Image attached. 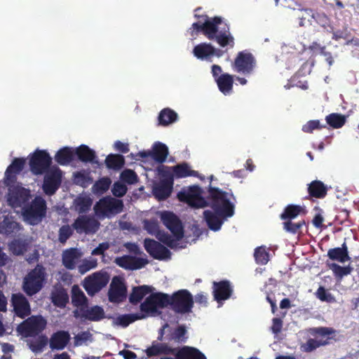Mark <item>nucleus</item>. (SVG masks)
<instances>
[{
    "label": "nucleus",
    "instance_id": "42",
    "mask_svg": "<svg viewBox=\"0 0 359 359\" xmlns=\"http://www.w3.org/2000/svg\"><path fill=\"white\" fill-rule=\"evenodd\" d=\"M302 213H304V208L302 206L291 204L285 208L284 211L280 215V218L285 221L292 220Z\"/></svg>",
    "mask_w": 359,
    "mask_h": 359
},
{
    "label": "nucleus",
    "instance_id": "36",
    "mask_svg": "<svg viewBox=\"0 0 359 359\" xmlns=\"http://www.w3.org/2000/svg\"><path fill=\"white\" fill-rule=\"evenodd\" d=\"M219 90L224 95H229L232 92L233 86V76L228 73L222 74L216 79Z\"/></svg>",
    "mask_w": 359,
    "mask_h": 359
},
{
    "label": "nucleus",
    "instance_id": "7",
    "mask_svg": "<svg viewBox=\"0 0 359 359\" xmlns=\"http://www.w3.org/2000/svg\"><path fill=\"white\" fill-rule=\"evenodd\" d=\"M170 309L177 313H188L194 306L192 294L187 290H180L168 297Z\"/></svg>",
    "mask_w": 359,
    "mask_h": 359
},
{
    "label": "nucleus",
    "instance_id": "45",
    "mask_svg": "<svg viewBox=\"0 0 359 359\" xmlns=\"http://www.w3.org/2000/svg\"><path fill=\"white\" fill-rule=\"evenodd\" d=\"M88 299L78 285H74L72 289V303L74 306H86Z\"/></svg>",
    "mask_w": 359,
    "mask_h": 359
},
{
    "label": "nucleus",
    "instance_id": "10",
    "mask_svg": "<svg viewBox=\"0 0 359 359\" xmlns=\"http://www.w3.org/2000/svg\"><path fill=\"white\" fill-rule=\"evenodd\" d=\"M256 65L257 61L254 55L247 50H243L238 53L231 67L238 74L249 76L253 73Z\"/></svg>",
    "mask_w": 359,
    "mask_h": 359
},
{
    "label": "nucleus",
    "instance_id": "63",
    "mask_svg": "<svg viewBox=\"0 0 359 359\" xmlns=\"http://www.w3.org/2000/svg\"><path fill=\"white\" fill-rule=\"evenodd\" d=\"M109 248V244L107 242L100 243L93 251V255H102L104 252Z\"/></svg>",
    "mask_w": 359,
    "mask_h": 359
},
{
    "label": "nucleus",
    "instance_id": "33",
    "mask_svg": "<svg viewBox=\"0 0 359 359\" xmlns=\"http://www.w3.org/2000/svg\"><path fill=\"white\" fill-rule=\"evenodd\" d=\"M154 290L153 287L147 285L134 287L129 296V301L132 304L136 305L148 294L151 293Z\"/></svg>",
    "mask_w": 359,
    "mask_h": 359
},
{
    "label": "nucleus",
    "instance_id": "52",
    "mask_svg": "<svg viewBox=\"0 0 359 359\" xmlns=\"http://www.w3.org/2000/svg\"><path fill=\"white\" fill-rule=\"evenodd\" d=\"M111 183V181L110 178L102 177L95 183V184L93 185V189L95 191L103 194L109 189Z\"/></svg>",
    "mask_w": 359,
    "mask_h": 359
},
{
    "label": "nucleus",
    "instance_id": "46",
    "mask_svg": "<svg viewBox=\"0 0 359 359\" xmlns=\"http://www.w3.org/2000/svg\"><path fill=\"white\" fill-rule=\"evenodd\" d=\"M142 319H144V316L140 313L123 314L116 318V323L117 325L126 327L135 321Z\"/></svg>",
    "mask_w": 359,
    "mask_h": 359
},
{
    "label": "nucleus",
    "instance_id": "2",
    "mask_svg": "<svg viewBox=\"0 0 359 359\" xmlns=\"http://www.w3.org/2000/svg\"><path fill=\"white\" fill-rule=\"evenodd\" d=\"M208 206L224 217H231L234 215V204L230 201V198L236 200L232 193H229L211 185L208 187Z\"/></svg>",
    "mask_w": 359,
    "mask_h": 359
},
{
    "label": "nucleus",
    "instance_id": "38",
    "mask_svg": "<svg viewBox=\"0 0 359 359\" xmlns=\"http://www.w3.org/2000/svg\"><path fill=\"white\" fill-rule=\"evenodd\" d=\"M51 301L57 307H65L69 302V295L67 290L62 287L55 288L51 293Z\"/></svg>",
    "mask_w": 359,
    "mask_h": 359
},
{
    "label": "nucleus",
    "instance_id": "8",
    "mask_svg": "<svg viewBox=\"0 0 359 359\" xmlns=\"http://www.w3.org/2000/svg\"><path fill=\"white\" fill-rule=\"evenodd\" d=\"M123 209V201L111 196L102 198L94 206L95 212L99 217H110L115 215L121 213Z\"/></svg>",
    "mask_w": 359,
    "mask_h": 359
},
{
    "label": "nucleus",
    "instance_id": "5",
    "mask_svg": "<svg viewBox=\"0 0 359 359\" xmlns=\"http://www.w3.org/2000/svg\"><path fill=\"white\" fill-rule=\"evenodd\" d=\"M308 332L316 338L320 337L319 340L309 338L302 345L301 348L304 352L311 353L320 346L330 344V340L332 339L330 336L334 334L335 330L332 327H317L309 328Z\"/></svg>",
    "mask_w": 359,
    "mask_h": 359
},
{
    "label": "nucleus",
    "instance_id": "39",
    "mask_svg": "<svg viewBox=\"0 0 359 359\" xmlns=\"http://www.w3.org/2000/svg\"><path fill=\"white\" fill-rule=\"evenodd\" d=\"M74 151L70 147H63L58 150L55 156V161L60 165H65L71 163L74 159Z\"/></svg>",
    "mask_w": 359,
    "mask_h": 359
},
{
    "label": "nucleus",
    "instance_id": "23",
    "mask_svg": "<svg viewBox=\"0 0 359 359\" xmlns=\"http://www.w3.org/2000/svg\"><path fill=\"white\" fill-rule=\"evenodd\" d=\"M188 339V331L184 325H179L175 327L170 326L165 336V342L170 345V343L183 344Z\"/></svg>",
    "mask_w": 359,
    "mask_h": 359
},
{
    "label": "nucleus",
    "instance_id": "26",
    "mask_svg": "<svg viewBox=\"0 0 359 359\" xmlns=\"http://www.w3.org/2000/svg\"><path fill=\"white\" fill-rule=\"evenodd\" d=\"M173 189V180L164 179L153 188V194L158 201H164L170 197Z\"/></svg>",
    "mask_w": 359,
    "mask_h": 359
},
{
    "label": "nucleus",
    "instance_id": "44",
    "mask_svg": "<svg viewBox=\"0 0 359 359\" xmlns=\"http://www.w3.org/2000/svg\"><path fill=\"white\" fill-rule=\"evenodd\" d=\"M173 175L177 178H182L189 176H197V171L190 169L187 163L177 164L172 167Z\"/></svg>",
    "mask_w": 359,
    "mask_h": 359
},
{
    "label": "nucleus",
    "instance_id": "21",
    "mask_svg": "<svg viewBox=\"0 0 359 359\" xmlns=\"http://www.w3.org/2000/svg\"><path fill=\"white\" fill-rule=\"evenodd\" d=\"M11 302L16 316L24 319L31 314L29 302L22 293L13 294Z\"/></svg>",
    "mask_w": 359,
    "mask_h": 359
},
{
    "label": "nucleus",
    "instance_id": "49",
    "mask_svg": "<svg viewBox=\"0 0 359 359\" xmlns=\"http://www.w3.org/2000/svg\"><path fill=\"white\" fill-rule=\"evenodd\" d=\"M255 261L259 264H266L269 259V252L264 247H258L254 253Z\"/></svg>",
    "mask_w": 359,
    "mask_h": 359
},
{
    "label": "nucleus",
    "instance_id": "54",
    "mask_svg": "<svg viewBox=\"0 0 359 359\" xmlns=\"http://www.w3.org/2000/svg\"><path fill=\"white\" fill-rule=\"evenodd\" d=\"M121 179L128 184H134L138 181V177L135 171L127 169L121 174Z\"/></svg>",
    "mask_w": 359,
    "mask_h": 359
},
{
    "label": "nucleus",
    "instance_id": "43",
    "mask_svg": "<svg viewBox=\"0 0 359 359\" xmlns=\"http://www.w3.org/2000/svg\"><path fill=\"white\" fill-rule=\"evenodd\" d=\"M105 164L109 169L118 170L123 167L125 158L121 154H111L106 157Z\"/></svg>",
    "mask_w": 359,
    "mask_h": 359
},
{
    "label": "nucleus",
    "instance_id": "51",
    "mask_svg": "<svg viewBox=\"0 0 359 359\" xmlns=\"http://www.w3.org/2000/svg\"><path fill=\"white\" fill-rule=\"evenodd\" d=\"M305 224L304 219L299 221L298 222H293L292 220H286L283 222V229L290 233L293 234L297 233L299 229Z\"/></svg>",
    "mask_w": 359,
    "mask_h": 359
},
{
    "label": "nucleus",
    "instance_id": "34",
    "mask_svg": "<svg viewBox=\"0 0 359 359\" xmlns=\"http://www.w3.org/2000/svg\"><path fill=\"white\" fill-rule=\"evenodd\" d=\"M81 317L90 321H100L104 318V309L99 306H93L88 309H81Z\"/></svg>",
    "mask_w": 359,
    "mask_h": 359
},
{
    "label": "nucleus",
    "instance_id": "15",
    "mask_svg": "<svg viewBox=\"0 0 359 359\" xmlns=\"http://www.w3.org/2000/svg\"><path fill=\"white\" fill-rule=\"evenodd\" d=\"M46 326V320L41 316H32L19 326V332L25 337H34L41 333Z\"/></svg>",
    "mask_w": 359,
    "mask_h": 359
},
{
    "label": "nucleus",
    "instance_id": "11",
    "mask_svg": "<svg viewBox=\"0 0 359 359\" xmlns=\"http://www.w3.org/2000/svg\"><path fill=\"white\" fill-rule=\"evenodd\" d=\"M200 187L194 185L187 189H183L177 194L180 201L187 203L192 208H205L208 205V201L201 196Z\"/></svg>",
    "mask_w": 359,
    "mask_h": 359
},
{
    "label": "nucleus",
    "instance_id": "27",
    "mask_svg": "<svg viewBox=\"0 0 359 359\" xmlns=\"http://www.w3.org/2000/svg\"><path fill=\"white\" fill-rule=\"evenodd\" d=\"M70 341V334L67 331L59 330L54 332L50 339L49 346L52 350H63Z\"/></svg>",
    "mask_w": 359,
    "mask_h": 359
},
{
    "label": "nucleus",
    "instance_id": "41",
    "mask_svg": "<svg viewBox=\"0 0 359 359\" xmlns=\"http://www.w3.org/2000/svg\"><path fill=\"white\" fill-rule=\"evenodd\" d=\"M177 114L170 108L162 109L158 116V125L167 126L177 121Z\"/></svg>",
    "mask_w": 359,
    "mask_h": 359
},
{
    "label": "nucleus",
    "instance_id": "40",
    "mask_svg": "<svg viewBox=\"0 0 359 359\" xmlns=\"http://www.w3.org/2000/svg\"><path fill=\"white\" fill-rule=\"evenodd\" d=\"M214 47L208 43L196 45L193 50L194 55L200 60H207L212 56Z\"/></svg>",
    "mask_w": 359,
    "mask_h": 359
},
{
    "label": "nucleus",
    "instance_id": "50",
    "mask_svg": "<svg viewBox=\"0 0 359 359\" xmlns=\"http://www.w3.org/2000/svg\"><path fill=\"white\" fill-rule=\"evenodd\" d=\"M74 229L69 225H62L58 231V241L60 243L65 244L72 236Z\"/></svg>",
    "mask_w": 359,
    "mask_h": 359
},
{
    "label": "nucleus",
    "instance_id": "1",
    "mask_svg": "<svg viewBox=\"0 0 359 359\" xmlns=\"http://www.w3.org/2000/svg\"><path fill=\"white\" fill-rule=\"evenodd\" d=\"M145 353L149 358L172 355L177 357V359H207L205 354L196 347L182 346L174 348L168 344L156 341L151 343V345L145 350Z\"/></svg>",
    "mask_w": 359,
    "mask_h": 359
},
{
    "label": "nucleus",
    "instance_id": "20",
    "mask_svg": "<svg viewBox=\"0 0 359 359\" xmlns=\"http://www.w3.org/2000/svg\"><path fill=\"white\" fill-rule=\"evenodd\" d=\"M144 247L150 256L156 259L164 260L170 259L171 257L170 251L161 243L154 239L145 238Z\"/></svg>",
    "mask_w": 359,
    "mask_h": 359
},
{
    "label": "nucleus",
    "instance_id": "24",
    "mask_svg": "<svg viewBox=\"0 0 359 359\" xmlns=\"http://www.w3.org/2000/svg\"><path fill=\"white\" fill-rule=\"evenodd\" d=\"M116 263L121 268L129 270H137L143 268L148 264V260L142 257L125 255L116 259Z\"/></svg>",
    "mask_w": 359,
    "mask_h": 359
},
{
    "label": "nucleus",
    "instance_id": "6",
    "mask_svg": "<svg viewBox=\"0 0 359 359\" xmlns=\"http://www.w3.org/2000/svg\"><path fill=\"white\" fill-rule=\"evenodd\" d=\"M46 272L42 265L37 264L24 278L22 290L28 296L38 293L43 287Z\"/></svg>",
    "mask_w": 359,
    "mask_h": 359
},
{
    "label": "nucleus",
    "instance_id": "12",
    "mask_svg": "<svg viewBox=\"0 0 359 359\" xmlns=\"http://www.w3.org/2000/svg\"><path fill=\"white\" fill-rule=\"evenodd\" d=\"M31 198L30 190L20 185H15L8 189L7 201L13 208H21L22 209Z\"/></svg>",
    "mask_w": 359,
    "mask_h": 359
},
{
    "label": "nucleus",
    "instance_id": "60",
    "mask_svg": "<svg viewBox=\"0 0 359 359\" xmlns=\"http://www.w3.org/2000/svg\"><path fill=\"white\" fill-rule=\"evenodd\" d=\"M97 260L91 259V260H84L83 263L79 266V271L81 273H84L90 269H93L97 266Z\"/></svg>",
    "mask_w": 359,
    "mask_h": 359
},
{
    "label": "nucleus",
    "instance_id": "62",
    "mask_svg": "<svg viewBox=\"0 0 359 359\" xmlns=\"http://www.w3.org/2000/svg\"><path fill=\"white\" fill-rule=\"evenodd\" d=\"M158 224L154 220L145 219L144 221V228L148 233L153 234L158 231Z\"/></svg>",
    "mask_w": 359,
    "mask_h": 359
},
{
    "label": "nucleus",
    "instance_id": "18",
    "mask_svg": "<svg viewBox=\"0 0 359 359\" xmlns=\"http://www.w3.org/2000/svg\"><path fill=\"white\" fill-rule=\"evenodd\" d=\"M194 17L196 18L202 19L204 22L202 23L197 22L192 24L189 29L191 36H194L199 32H202L207 38H212V35L211 34L215 30L214 20L216 19V16L210 18L207 15H198L195 13Z\"/></svg>",
    "mask_w": 359,
    "mask_h": 359
},
{
    "label": "nucleus",
    "instance_id": "32",
    "mask_svg": "<svg viewBox=\"0 0 359 359\" xmlns=\"http://www.w3.org/2000/svg\"><path fill=\"white\" fill-rule=\"evenodd\" d=\"M327 257L333 261H337L341 263H344L351 259L348 255V247L345 242L342 243L340 248L330 249L327 252Z\"/></svg>",
    "mask_w": 359,
    "mask_h": 359
},
{
    "label": "nucleus",
    "instance_id": "29",
    "mask_svg": "<svg viewBox=\"0 0 359 359\" xmlns=\"http://www.w3.org/2000/svg\"><path fill=\"white\" fill-rule=\"evenodd\" d=\"M25 163L24 158H15L6 170L5 180L11 183L15 182L16 175L23 170Z\"/></svg>",
    "mask_w": 359,
    "mask_h": 359
},
{
    "label": "nucleus",
    "instance_id": "56",
    "mask_svg": "<svg viewBox=\"0 0 359 359\" xmlns=\"http://www.w3.org/2000/svg\"><path fill=\"white\" fill-rule=\"evenodd\" d=\"M325 127V126H322L318 120H312L308 121L305 125L302 127V130L304 133H311L314 130L321 129Z\"/></svg>",
    "mask_w": 359,
    "mask_h": 359
},
{
    "label": "nucleus",
    "instance_id": "17",
    "mask_svg": "<svg viewBox=\"0 0 359 359\" xmlns=\"http://www.w3.org/2000/svg\"><path fill=\"white\" fill-rule=\"evenodd\" d=\"M163 224L171 231L176 240L180 241L184 237V228L180 219L173 212L165 211L161 213Z\"/></svg>",
    "mask_w": 359,
    "mask_h": 359
},
{
    "label": "nucleus",
    "instance_id": "13",
    "mask_svg": "<svg viewBox=\"0 0 359 359\" xmlns=\"http://www.w3.org/2000/svg\"><path fill=\"white\" fill-rule=\"evenodd\" d=\"M109 281V276L107 272H95L84 279L83 287L88 295L93 296L104 287Z\"/></svg>",
    "mask_w": 359,
    "mask_h": 359
},
{
    "label": "nucleus",
    "instance_id": "47",
    "mask_svg": "<svg viewBox=\"0 0 359 359\" xmlns=\"http://www.w3.org/2000/svg\"><path fill=\"white\" fill-rule=\"evenodd\" d=\"M326 122L333 128H340L346 123V118L344 115L332 113L326 116Z\"/></svg>",
    "mask_w": 359,
    "mask_h": 359
},
{
    "label": "nucleus",
    "instance_id": "14",
    "mask_svg": "<svg viewBox=\"0 0 359 359\" xmlns=\"http://www.w3.org/2000/svg\"><path fill=\"white\" fill-rule=\"evenodd\" d=\"M215 30L211 34L212 38H208L209 40L215 41L221 47L229 46L233 48L234 46V38L231 35L229 27L227 25H224V27L219 29V26L222 23V18L219 16H216L215 19Z\"/></svg>",
    "mask_w": 359,
    "mask_h": 359
},
{
    "label": "nucleus",
    "instance_id": "57",
    "mask_svg": "<svg viewBox=\"0 0 359 359\" xmlns=\"http://www.w3.org/2000/svg\"><path fill=\"white\" fill-rule=\"evenodd\" d=\"M158 238L161 242L171 248H174L176 245V241H178L176 240V238H173L172 236L165 232L159 233Z\"/></svg>",
    "mask_w": 359,
    "mask_h": 359
},
{
    "label": "nucleus",
    "instance_id": "48",
    "mask_svg": "<svg viewBox=\"0 0 359 359\" xmlns=\"http://www.w3.org/2000/svg\"><path fill=\"white\" fill-rule=\"evenodd\" d=\"M334 276L336 278L341 279L344 276L349 275L353 269L350 266H341L336 263H332L330 265Z\"/></svg>",
    "mask_w": 359,
    "mask_h": 359
},
{
    "label": "nucleus",
    "instance_id": "35",
    "mask_svg": "<svg viewBox=\"0 0 359 359\" xmlns=\"http://www.w3.org/2000/svg\"><path fill=\"white\" fill-rule=\"evenodd\" d=\"M327 187L320 180H313L308 184L309 196L316 198H324L327 194Z\"/></svg>",
    "mask_w": 359,
    "mask_h": 359
},
{
    "label": "nucleus",
    "instance_id": "53",
    "mask_svg": "<svg viewBox=\"0 0 359 359\" xmlns=\"http://www.w3.org/2000/svg\"><path fill=\"white\" fill-rule=\"evenodd\" d=\"M92 201L88 197H79L76 201V206L79 213H83L90 209Z\"/></svg>",
    "mask_w": 359,
    "mask_h": 359
},
{
    "label": "nucleus",
    "instance_id": "16",
    "mask_svg": "<svg viewBox=\"0 0 359 359\" xmlns=\"http://www.w3.org/2000/svg\"><path fill=\"white\" fill-rule=\"evenodd\" d=\"M44 174L43 189L46 194L53 195L61 184L62 171L59 168L53 167Z\"/></svg>",
    "mask_w": 359,
    "mask_h": 359
},
{
    "label": "nucleus",
    "instance_id": "37",
    "mask_svg": "<svg viewBox=\"0 0 359 359\" xmlns=\"http://www.w3.org/2000/svg\"><path fill=\"white\" fill-rule=\"evenodd\" d=\"M151 154L153 160L157 163H163L165 161L168 155V148L165 144L156 142L152 146Z\"/></svg>",
    "mask_w": 359,
    "mask_h": 359
},
{
    "label": "nucleus",
    "instance_id": "31",
    "mask_svg": "<svg viewBox=\"0 0 359 359\" xmlns=\"http://www.w3.org/2000/svg\"><path fill=\"white\" fill-rule=\"evenodd\" d=\"M81 256V253L77 248L67 249L62 253V264L67 269L72 270L76 267V264Z\"/></svg>",
    "mask_w": 359,
    "mask_h": 359
},
{
    "label": "nucleus",
    "instance_id": "55",
    "mask_svg": "<svg viewBox=\"0 0 359 359\" xmlns=\"http://www.w3.org/2000/svg\"><path fill=\"white\" fill-rule=\"evenodd\" d=\"M128 188L124 184L116 182L114 184L111 192L116 197H122L127 192Z\"/></svg>",
    "mask_w": 359,
    "mask_h": 359
},
{
    "label": "nucleus",
    "instance_id": "3",
    "mask_svg": "<svg viewBox=\"0 0 359 359\" xmlns=\"http://www.w3.org/2000/svg\"><path fill=\"white\" fill-rule=\"evenodd\" d=\"M47 205L46 201L36 196L31 203H27L22 209L24 221L34 226L40 224L46 215Z\"/></svg>",
    "mask_w": 359,
    "mask_h": 359
},
{
    "label": "nucleus",
    "instance_id": "64",
    "mask_svg": "<svg viewBox=\"0 0 359 359\" xmlns=\"http://www.w3.org/2000/svg\"><path fill=\"white\" fill-rule=\"evenodd\" d=\"M273 324L271 326V330L273 333L277 334L280 332L283 327V320L278 318H274L272 320Z\"/></svg>",
    "mask_w": 359,
    "mask_h": 359
},
{
    "label": "nucleus",
    "instance_id": "25",
    "mask_svg": "<svg viewBox=\"0 0 359 359\" xmlns=\"http://www.w3.org/2000/svg\"><path fill=\"white\" fill-rule=\"evenodd\" d=\"M109 300L113 303H119L126 297V287L122 281L114 278L108 292Z\"/></svg>",
    "mask_w": 359,
    "mask_h": 359
},
{
    "label": "nucleus",
    "instance_id": "9",
    "mask_svg": "<svg viewBox=\"0 0 359 359\" xmlns=\"http://www.w3.org/2000/svg\"><path fill=\"white\" fill-rule=\"evenodd\" d=\"M29 169L35 175L44 174L50 169L52 158L46 150L36 149L29 158Z\"/></svg>",
    "mask_w": 359,
    "mask_h": 359
},
{
    "label": "nucleus",
    "instance_id": "4",
    "mask_svg": "<svg viewBox=\"0 0 359 359\" xmlns=\"http://www.w3.org/2000/svg\"><path fill=\"white\" fill-rule=\"evenodd\" d=\"M169 294L163 292H151L140 306L144 318L157 316L161 313L160 309L169 305Z\"/></svg>",
    "mask_w": 359,
    "mask_h": 359
},
{
    "label": "nucleus",
    "instance_id": "61",
    "mask_svg": "<svg viewBox=\"0 0 359 359\" xmlns=\"http://www.w3.org/2000/svg\"><path fill=\"white\" fill-rule=\"evenodd\" d=\"M48 338L46 336H41L32 345V350L41 351L47 345Z\"/></svg>",
    "mask_w": 359,
    "mask_h": 359
},
{
    "label": "nucleus",
    "instance_id": "28",
    "mask_svg": "<svg viewBox=\"0 0 359 359\" xmlns=\"http://www.w3.org/2000/svg\"><path fill=\"white\" fill-rule=\"evenodd\" d=\"M203 217L209 229L214 231H219L224 223V220L227 218L223 217V215L210 210H205Z\"/></svg>",
    "mask_w": 359,
    "mask_h": 359
},
{
    "label": "nucleus",
    "instance_id": "30",
    "mask_svg": "<svg viewBox=\"0 0 359 359\" xmlns=\"http://www.w3.org/2000/svg\"><path fill=\"white\" fill-rule=\"evenodd\" d=\"M74 154L81 162L98 163L95 151L86 144L77 147Z\"/></svg>",
    "mask_w": 359,
    "mask_h": 359
},
{
    "label": "nucleus",
    "instance_id": "22",
    "mask_svg": "<svg viewBox=\"0 0 359 359\" xmlns=\"http://www.w3.org/2000/svg\"><path fill=\"white\" fill-rule=\"evenodd\" d=\"M212 289L214 299L219 304L229 299L233 293V288L229 280L213 282Z\"/></svg>",
    "mask_w": 359,
    "mask_h": 359
},
{
    "label": "nucleus",
    "instance_id": "58",
    "mask_svg": "<svg viewBox=\"0 0 359 359\" xmlns=\"http://www.w3.org/2000/svg\"><path fill=\"white\" fill-rule=\"evenodd\" d=\"M316 296L322 302H331L334 299L332 294L328 292L323 286H320L317 290Z\"/></svg>",
    "mask_w": 359,
    "mask_h": 359
},
{
    "label": "nucleus",
    "instance_id": "59",
    "mask_svg": "<svg viewBox=\"0 0 359 359\" xmlns=\"http://www.w3.org/2000/svg\"><path fill=\"white\" fill-rule=\"evenodd\" d=\"M10 248L14 254L19 255L25 250V245L19 240H15L11 243Z\"/></svg>",
    "mask_w": 359,
    "mask_h": 359
},
{
    "label": "nucleus",
    "instance_id": "19",
    "mask_svg": "<svg viewBox=\"0 0 359 359\" xmlns=\"http://www.w3.org/2000/svg\"><path fill=\"white\" fill-rule=\"evenodd\" d=\"M100 227V222L93 217L87 215L79 216L72 224V228L78 233L86 234L95 233Z\"/></svg>",
    "mask_w": 359,
    "mask_h": 359
}]
</instances>
